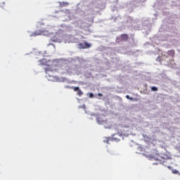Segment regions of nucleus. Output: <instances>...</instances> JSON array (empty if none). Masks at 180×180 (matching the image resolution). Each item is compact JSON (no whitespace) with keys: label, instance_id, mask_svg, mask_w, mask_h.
<instances>
[{"label":"nucleus","instance_id":"obj_3","mask_svg":"<svg viewBox=\"0 0 180 180\" xmlns=\"http://www.w3.org/2000/svg\"><path fill=\"white\" fill-rule=\"evenodd\" d=\"M91 46L92 45L91 44H89L87 42H84V44H79V49H89L90 47H91Z\"/></svg>","mask_w":180,"mask_h":180},{"label":"nucleus","instance_id":"obj_5","mask_svg":"<svg viewBox=\"0 0 180 180\" xmlns=\"http://www.w3.org/2000/svg\"><path fill=\"white\" fill-rule=\"evenodd\" d=\"M126 98H127V99H129V101H134V98H133V97H130V96H129V95H127Z\"/></svg>","mask_w":180,"mask_h":180},{"label":"nucleus","instance_id":"obj_1","mask_svg":"<svg viewBox=\"0 0 180 180\" xmlns=\"http://www.w3.org/2000/svg\"><path fill=\"white\" fill-rule=\"evenodd\" d=\"M129 40V35L127 34H122L120 37L116 39V43H120V41H127Z\"/></svg>","mask_w":180,"mask_h":180},{"label":"nucleus","instance_id":"obj_7","mask_svg":"<svg viewBox=\"0 0 180 180\" xmlns=\"http://www.w3.org/2000/svg\"><path fill=\"white\" fill-rule=\"evenodd\" d=\"M172 173L173 174H179V172L178 170H176V169H173L172 170Z\"/></svg>","mask_w":180,"mask_h":180},{"label":"nucleus","instance_id":"obj_9","mask_svg":"<svg viewBox=\"0 0 180 180\" xmlns=\"http://www.w3.org/2000/svg\"><path fill=\"white\" fill-rule=\"evenodd\" d=\"M34 36H37V34H36V33H34Z\"/></svg>","mask_w":180,"mask_h":180},{"label":"nucleus","instance_id":"obj_2","mask_svg":"<svg viewBox=\"0 0 180 180\" xmlns=\"http://www.w3.org/2000/svg\"><path fill=\"white\" fill-rule=\"evenodd\" d=\"M122 136H123V134L122 133V131H120L117 134H114V137H113L114 141H120Z\"/></svg>","mask_w":180,"mask_h":180},{"label":"nucleus","instance_id":"obj_8","mask_svg":"<svg viewBox=\"0 0 180 180\" xmlns=\"http://www.w3.org/2000/svg\"><path fill=\"white\" fill-rule=\"evenodd\" d=\"M64 6H65L66 5H68V3H63Z\"/></svg>","mask_w":180,"mask_h":180},{"label":"nucleus","instance_id":"obj_4","mask_svg":"<svg viewBox=\"0 0 180 180\" xmlns=\"http://www.w3.org/2000/svg\"><path fill=\"white\" fill-rule=\"evenodd\" d=\"M168 56H171V57H175V51L174 50H170L167 52Z\"/></svg>","mask_w":180,"mask_h":180},{"label":"nucleus","instance_id":"obj_6","mask_svg":"<svg viewBox=\"0 0 180 180\" xmlns=\"http://www.w3.org/2000/svg\"><path fill=\"white\" fill-rule=\"evenodd\" d=\"M151 90L156 91H158V88H157L156 86H152Z\"/></svg>","mask_w":180,"mask_h":180}]
</instances>
